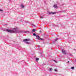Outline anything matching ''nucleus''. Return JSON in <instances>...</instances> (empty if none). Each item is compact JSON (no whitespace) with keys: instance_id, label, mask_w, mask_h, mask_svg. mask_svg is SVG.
<instances>
[{"instance_id":"obj_1","label":"nucleus","mask_w":76,"mask_h":76,"mask_svg":"<svg viewBox=\"0 0 76 76\" xmlns=\"http://www.w3.org/2000/svg\"><path fill=\"white\" fill-rule=\"evenodd\" d=\"M7 31L8 32H11L12 33H13L14 32H16V33H27V32H29V31L19 30H18V28H14L13 30H12L7 29Z\"/></svg>"},{"instance_id":"obj_2","label":"nucleus","mask_w":76,"mask_h":76,"mask_svg":"<svg viewBox=\"0 0 76 76\" xmlns=\"http://www.w3.org/2000/svg\"><path fill=\"white\" fill-rule=\"evenodd\" d=\"M36 37L39 40H41L42 41H44V39L40 38L39 36L38 35H36Z\"/></svg>"},{"instance_id":"obj_3","label":"nucleus","mask_w":76,"mask_h":76,"mask_svg":"<svg viewBox=\"0 0 76 76\" xmlns=\"http://www.w3.org/2000/svg\"><path fill=\"white\" fill-rule=\"evenodd\" d=\"M48 13L49 14V15H56V12H48Z\"/></svg>"},{"instance_id":"obj_4","label":"nucleus","mask_w":76,"mask_h":76,"mask_svg":"<svg viewBox=\"0 0 76 76\" xmlns=\"http://www.w3.org/2000/svg\"><path fill=\"white\" fill-rule=\"evenodd\" d=\"M62 51L63 54H66V51H65L64 50H62Z\"/></svg>"},{"instance_id":"obj_5","label":"nucleus","mask_w":76,"mask_h":76,"mask_svg":"<svg viewBox=\"0 0 76 76\" xmlns=\"http://www.w3.org/2000/svg\"><path fill=\"white\" fill-rule=\"evenodd\" d=\"M53 6L54 8H55L56 9H57L58 8V6H57V5L56 4L54 5Z\"/></svg>"},{"instance_id":"obj_6","label":"nucleus","mask_w":76,"mask_h":76,"mask_svg":"<svg viewBox=\"0 0 76 76\" xmlns=\"http://www.w3.org/2000/svg\"><path fill=\"white\" fill-rule=\"evenodd\" d=\"M23 41H24L25 42L26 41H29V39H23Z\"/></svg>"},{"instance_id":"obj_7","label":"nucleus","mask_w":76,"mask_h":76,"mask_svg":"<svg viewBox=\"0 0 76 76\" xmlns=\"http://www.w3.org/2000/svg\"><path fill=\"white\" fill-rule=\"evenodd\" d=\"M21 7H22V8H24V7H25V6H24V5L22 4L21 5Z\"/></svg>"},{"instance_id":"obj_8","label":"nucleus","mask_w":76,"mask_h":76,"mask_svg":"<svg viewBox=\"0 0 76 76\" xmlns=\"http://www.w3.org/2000/svg\"><path fill=\"white\" fill-rule=\"evenodd\" d=\"M35 31H36L37 30L35 29H33L32 30V32H35Z\"/></svg>"},{"instance_id":"obj_9","label":"nucleus","mask_w":76,"mask_h":76,"mask_svg":"<svg viewBox=\"0 0 76 76\" xmlns=\"http://www.w3.org/2000/svg\"><path fill=\"white\" fill-rule=\"evenodd\" d=\"M57 40H58V39L57 38L55 40H54V41H57Z\"/></svg>"},{"instance_id":"obj_10","label":"nucleus","mask_w":76,"mask_h":76,"mask_svg":"<svg viewBox=\"0 0 76 76\" xmlns=\"http://www.w3.org/2000/svg\"><path fill=\"white\" fill-rule=\"evenodd\" d=\"M75 68V67L74 66H73L71 67V69H72V70H73Z\"/></svg>"},{"instance_id":"obj_11","label":"nucleus","mask_w":76,"mask_h":76,"mask_svg":"<svg viewBox=\"0 0 76 76\" xmlns=\"http://www.w3.org/2000/svg\"><path fill=\"white\" fill-rule=\"evenodd\" d=\"M36 60L37 61L38 60H39V58H36Z\"/></svg>"},{"instance_id":"obj_12","label":"nucleus","mask_w":76,"mask_h":76,"mask_svg":"<svg viewBox=\"0 0 76 76\" xmlns=\"http://www.w3.org/2000/svg\"><path fill=\"white\" fill-rule=\"evenodd\" d=\"M32 26H34V27H35L36 26L34 24H32Z\"/></svg>"},{"instance_id":"obj_13","label":"nucleus","mask_w":76,"mask_h":76,"mask_svg":"<svg viewBox=\"0 0 76 76\" xmlns=\"http://www.w3.org/2000/svg\"><path fill=\"white\" fill-rule=\"evenodd\" d=\"M33 35L34 36H36V34L35 33H34L33 34Z\"/></svg>"},{"instance_id":"obj_14","label":"nucleus","mask_w":76,"mask_h":76,"mask_svg":"<svg viewBox=\"0 0 76 76\" xmlns=\"http://www.w3.org/2000/svg\"><path fill=\"white\" fill-rule=\"evenodd\" d=\"M55 72H57V70L56 69H55Z\"/></svg>"},{"instance_id":"obj_15","label":"nucleus","mask_w":76,"mask_h":76,"mask_svg":"<svg viewBox=\"0 0 76 76\" xmlns=\"http://www.w3.org/2000/svg\"><path fill=\"white\" fill-rule=\"evenodd\" d=\"M64 12V11H63V10H62L61 11H59V12Z\"/></svg>"},{"instance_id":"obj_16","label":"nucleus","mask_w":76,"mask_h":76,"mask_svg":"<svg viewBox=\"0 0 76 76\" xmlns=\"http://www.w3.org/2000/svg\"><path fill=\"white\" fill-rule=\"evenodd\" d=\"M50 71L52 70V68H50Z\"/></svg>"},{"instance_id":"obj_17","label":"nucleus","mask_w":76,"mask_h":76,"mask_svg":"<svg viewBox=\"0 0 76 76\" xmlns=\"http://www.w3.org/2000/svg\"><path fill=\"white\" fill-rule=\"evenodd\" d=\"M54 61L55 62V63H57V61H56V60H54Z\"/></svg>"},{"instance_id":"obj_18","label":"nucleus","mask_w":76,"mask_h":76,"mask_svg":"<svg viewBox=\"0 0 76 76\" xmlns=\"http://www.w3.org/2000/svg\"><path fill=\"white\" fill-rule=\"evenodd\" d=\"M0 12H3L2 10H0Z\"/></svg>"},{"instance_id":"obj_19","label":"nucleus","mask_w":76,"mask_h":76,"mask_svg":"<svg viewBox=\"0 0 76 76\" xmlns=\"http://www.w3.org/2000/svg\"><path fill=\"white\" fill-rule=\"evenodd\" d=\"M26 44H29V42H26Z\"/></svg>"},{"instance_id":"obj_20","label":"nucleus","mask_w":76,"mask_h":76,"mask_svg":"<svg viewBox=\"0 0 76 76\" xmlns=\"http://www.w3.org/2000/svg\"><path fill=\"white\" fill-rule=\"evenodd\" d=\"M42 18H43V17H41V19H42Z\"/></svg>"},{"instance_id":"obj_21","label":"nucleus","mask_w":76,"mask_h":76,"mask_svg":"<svg viewBox=\"0 0 76 76\" xmlns=\"http://www.w3.org/2000/svg\"><path fill=\"white\" fill-rule=\"evenodd\" d=\"M67 63H69V61H68Z\"/></svg>"},{"instance_id":"obj_22","label":"nucleus","mask_w":76,"mask_h":76,"mask_svg":"<svg viewBox=\"0 0 76 76\" xmlns=\"http://www.w3.org/2000/svg\"><path fill=\"white\" fill-rule=\"evenodd\" d=\"M26 23H28V21H26Z\"/></svg>"},{"instance_id":"obj_23","label":"nucleus","mask_w":76,"mask_h":76,"mask_svg":"<svg viewBox=\"0 0 76 76\" xmlns=\"http://www.w3.org/2000/svg\"><path fill=\"white\" fill-rule=\"evenodd\" d=\"M46 3V2L45 1L44 3Z\"/></svg>"},{"instance_id":"obj_24","label":"nucleus","mask_w":76,"mask_h":76,"mask_svg":"<svg viewBox=\"0 0 76 76\" xmlns=\"http://www.w3.org/2000/svg\"><path fill=\"white\" fill-rule=\"evenodd\" d=\"M38 47L39 48V46H38Z\"/></svg>"},{"instance_id":"obj_25","label":"nucleus","mask_w":76,"mask_h":76,"mask_svg":"<svg viewBox=\"0 0 76 76\" xmlns=\"http://www.w3.org/2000/svg\"><path fill=\"white\" fill-rule=\"evenodd\" d=\"M5 25H7V24H5Z\"/></svg>"},{"instance_id":"obj_26","label":"nucleus","mask_w":76,"mask_h":76,"mask_svg":"<svg viewBox=\"0 0 76 76\" xmlns=\"http://www.w3.org/2000/svg\"><path fill=\"white\" fill-rule=\"evenodd\" d=\"M40 32H41V31H40Z\"/></svg>"},{"instance_id":"obj_27","label":"nucleus","mask_w":76,"mask_h":76,"mask_svg":"<svg viewBox=\"0 0 76 76\" xmlns=\"http://www.w3.org/2000/svg\"><path fill=\"white\" fill-rule=\"evenodd\" d=\"M0 10H2L1 9H0Z\"/></svg>"}]
</instances>
